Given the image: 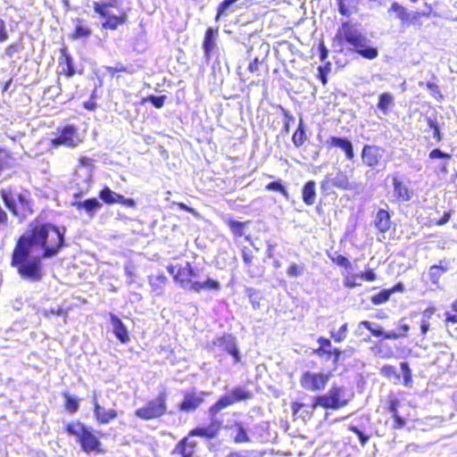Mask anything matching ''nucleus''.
I'll return each instance as SVG.
<instances>
[{
    "label": "nucleus",
    "instance_id": "1",
    "mask_svg": "<svg viewBox=\"0 0 457 457\" xmlns=\"http://www.w3.org/2000/svg\"><path fill=\"white\" fill-rule=\"evenodd\" d=\"M65 228L51 223L36 226L22 235L12 253V265L24 279L37 282L44 277L42 258L56 255L64 245Z\"/></svg>",
    "mask_w": 457,
    "mask_h": 457
},
{
    "label": "nucleus",
    "instance_id": "2",
    "mask_svg": "<svg viewBox=\"0 0 457 457\" xmlns=\"http://www.w3.org/2000/svg\"><path fill=\"white\" fill-rule=\"evenodd\" d=\"M337 37L344 39L350 49L368 60H374L378 56V50L373 46L370 39L363 34L356 25L349 22L343 23L338 29Z\"/></svg>",
    "mask_w": 457,
    "mask_h": 457
},
{
    "label": "nucleus",
    "instance_id": "3",
    "mask_svg": "<svg viewBox=\"0 0 457 457\" xmlns=\"http://www.w3.org/2000/svg\"><path fill=\"white\" fill-rule=\"evenodd\" d=\"M345 388L333 385L328 392L324 395H317L312 398V410H315L318 406L325 409L337 410L347 405L349 400L345 398Z\"/></svg>",
    "mask_w": 457,
    "mask_h": 457
},
{
    "label": "nucleus",
    "instance_id": "4",
    "mask_svg": "<svg viewBox=\"0 0 457 457\" xmlns=\"http://www.w3.org/2000/svg\"><path fill=\"white\" fill-rule=\"evenodd\" d=\"M252 397L253 393L246 386H235L210 407L209 413L211 416H215L218 412L228 406L241 401L249 400Z\"/></svg>",
    "mask_w": 457,
    "mask_h": 457
},
{
    "label": "nucleus",
    "instance_id": "5",
    "mask_svg": "<svg viewBox=\"0 0 457 457\" xmlns=\"http://www.w3.org/2000/svg\"><path fill=\"white\" fill-rule=\"evenodd\" d=\"M387 12L395 19L400 21L403 26H409L414 24L421 17H428L430 14L431 8L427 7L423 11H411L399 3L394 2Z\"/></svg>",
    "mask_w": 457,
    "mask_h": 457
},
{
    "label": "nucleus",
    "instance_id": "6",
    "mask_svg": "<svg viewBox=\"0 0 457 457\" xmlns=\"http://www.w3.org/2000/svg\"><path fill=\"white\" fill-rule=\"evenodd\" d=\"M166 401V394L161 393L155 399L149 401L145 406L138 408L136 411V415L146 420L160 418L167 411Z\"/></svg>",
    "mask_w": 457,
    "mask_h": 457
},
{
    "label": "nucleus",
    "instance_id": "7",
    "mask_svg": "<svg viewBox=\"0 0 457 457\" xmlns=\"http://www.w3.org/2000/svg\"><path fill=\"white\" fill-rule=\"evenodd\" d=\"M333 187L341 190H353L355 183L350 181L345 172L337 170L336 173L327 174L320 182V190L323 193L328 194Z\"/></svg>",
    "mask_w": 457,
    "mask_h": 457
},
{
    "label": "nucleus",
    "instance_id": "8",
    "mask_svg": "<svg viewBox=\"0 0 457 457\" xmlns=\"http://www.w3.org/2000/svg\"><path fill=\"white\" fill-rule=\"evenodd\" d=\"M330 377V372L323 373L308 370L303 373L300 378V385L307 391L319 392L326 387Z\"/></svg>",
    "mask_w": 457,
    "mask_h": 457
},
{
    "label": "nucleus",
    "instance_id": "9",
    "mask_svg": "<svg viewBox=\"0 0 457 457\" xmlns=\"http://www.w3.org/2000/svg\"><path fill=\"white\" fill-rule=\"evenodd\" d=\"M212 345L230 354L234 359V363L240 361L241 355L237 348V338L231 334H224L221 337L214 338Z\"/></svg>",
    "mask_w": 457,
    "mask_h": 457
},
{
    "label": "nucleus",
    "instance_id": "10",
    "mask_svg": "<svg viewBox=\"0 0 457 457\" xmlns=\"http://www.w3.org/2000/svg\"><path fill=\"white\" fill-rule=\"evenodd\" d=\"M80 142L78 130L73 125H67L60 130V135L51 140L53 146L61 145L75 146Z\"/></svg>",
    "mask_w": 457,
    "mask_h": 457
},
{
    "label": "nucleus",
    "instance_id": "11",
    "mask_svg": "<svg viewBox=\"0 0 457 457\" xmlns=\"http://www.w3.org/2000/svg\"><path fill=\"white\" fill-rule=\"evenodd\" d=\"M78 442L80 444L81 449L87 453L100 452L101 442L93 435L90 428L87 427L83 428L82 433L78 438Z\"/></svg>",
    "mask_w": 457,
    "mask_h": 457
},
{
    "label": "nucleus",
    "instance_id": "12",
    "mask_svg": "<svg viewBox=\"0 0 457 457\" xmlns=\"http://www.w3.org/2000/svg\"><path fill=\"white\" fill-rule=\"evenodd\" d=\"M384 152V149L380 146L365 145L361 151V159L363 163L369 167H375L382 159Z\"/></svg>",
    "mask_w": 457,
    "mask_h": 457
},
{
    "label": "nucleus",
    "instance_id": "13",
    "mask_svg": "<svg viewBox=\"0 0 457 457\" xmlns=\"http://www.w3.org/2000/svg\"><path fill=\"white\" fill-rule=\"evenodd\" d=\"M207 394L204 392H187L184 395V399L179 404V410L186 412L195 411L204 402V397Z\"/></svg>",
    "mask_w": 457,
    "mask_h": 457
},
{
    "label": "nucleus",
    "instance_id": "14",
    "mask_svg": "<svg viewBox=\"0 0 457 457\" xmlns=\"http://www.w3.org/2000/svg\"><path fill=\"white\" fill-rule=\"evenodd\" d=\"M393 202L403 203L408 202L412 197V192L397 176H393Z\"/></svg>",
    "mask_w": 457,
    "mask_h": 457
},
{
    "label": "nucleus",
    "instance_id": "15",
    "mask_svg": "<svg viewBox=\"0 0 457 457\" xmlns=\"http://www.w3.org/2000/svg\"><path fill=\"white\" fill-rule=\"evenodd\" d=\"M71 205L75 207L77 211H84L89 218H93L103 206L102 203L95 197L83 201H71Z\"/></svg>",
    "mask_w": 457,
    "mask_h": 457
},
{
    "label": "nucleus",
    "instance_id": "16",
    "mask_svg": "<svg viewBox=\"0 0 457 457\" xmlns=\"http://www.w3.org/2000/svg\"><path fill=\"white\" fill-rule=\"evenodd\" d=\"M221 422L212 416L211 423L207 427L195 428L189 433V436H202L205 438H213L218 434L220 428Z\"/></svg>",
    "mask_w": 457,
    "mask_h": 457
},
{
    "label": "nucleus",
    "instance_id": "17",
    "mask_svg": "<svg viewBox=\"0 0 457 457\" xmlns=\"http://www.w3.org/2000/svg\"><path fill=\"white\" fill-rule=\"evenodd\" d=\"M93 403L94 415L99 423L107 424L117 417V411L113 409L106 410L104 407L101 406L96 395L93 398Z\"/></svg>",
    "mask_w": 457,
    "mask_h": 457
},
{
    "label": "nucleus",
    "instance_id": "18",
    "mask_svg": "<svg viewBox=\"0 0 457 457\" xmlns=\"http://www.w3.org/2000/svg\"><path fill=\"white\" fill-rule=\"evenodd\" d=\"M327 144L330 147H337L342 149L348 160H353L354 157V151L352 142L346 137H330Z\"/></svg>",
    "mask_w": 457,
    "mask_h": 457
},
{
    "label": "nucleus",
    "instance_id": "19",
    "mask_svg": "<svg viewBox=\"0 0 457 457\" xmlns=\"http://www.w3.org/2000/svg\"><path fill=\"white\" fill-rule=\"evenodd\" d=\"M110 321L115 337L123 344L129 339L128 329L121 320L113 313H110Z\"/></svg>",
    "mask_w": 457,
    "mask_h": 457
},
{
    "label": "nucleus",
    "instance_id": "20",
    "mask_svg": "<svg viewBox=\"0 0 457 457\" xmlns=\"http://www.w3.org/2000/svg\"><path fill=\"white\" fill-rule=\"evenodd\" d=\"M218 36V29L208 28L205 31L203 48L204 56L207 60L211 58L212 53L215 48V40Z\"/></svg>",
    "mask_w": 457,
    "mask_h": 457
},
{
    "label": "nucleus",
    "instance_id": "21",
    "mask_svg": "<svg viewBox=\"0 0 457 457\" xmlns=\"http://www.w3.org/2000/svg\"><path fill=\"white\" fill-rule=\"evenodd\" d=\"M220 284L218 280L207 278L204 281L193 280L187 287L188 290H192L199 293L201 290H219Z\"/></svg>",
    "mask_w": 457,
    "mask_h": 457
},
{
    "label": "nucleus",
    "instance_id": "22",
    "mask_svg": "<svg viewBox=\"0 0 457 457\" xmlns=\"http://www.w3.org/2000/svg\"><path fill=\"white\" fill-rule=\"evenodd\" d=\"M190 272H192V265L187 262L184 267L179 268L176 274H174V280L179 282L184 289H187L193 281L190 278Z\"/></svg>",
    "mask_w": 457,
    "mask_h": 457
},
{
    "label": "nucleus",
    "instance_id": "23",
    "mask_svg": "<svg viewBox=\"0 0 457 457\" xmlns=\"http://www.w3.org/2000/svg\"><path fill=\"white\" fill-rule=\"evenodd\" d=\"M374 223L376 228L382 233L389 230L391 227V217L389 212L386 210L379 209L377 212Z\"/></svg>",
    "mask_w": 457,
    "mask_h": 457
},
{
    "label": "nucleus",
    "instance_id": "24",
    "mask_svg": "<svg viewBox=\"0 0 457 457\" xmlns=\"http://www.w3.org/2000/svg\"><path fill=\"white\" fill-rule=\"evenodd\" d=\"M303 201L307 205H313L316 199V184L313 180L307 181L302 189Z\"/></svg>",
    "mask_w": 457,
    "mask_h": 457
},
{
    "label": "nucleus",
    "instance_id": "25",
    "mask_svg": "<svg viewBox=\"0 0 457 457\" xmlns=\"http://www.w3.org/2000/svg\"><path fill=\"white\" fill-rule=\"evenodd\" d=\"M75 29L71 35L73 39H79L82 37H87L92 34L91 29L85 23V21L81 19H76Z\"/></svg>",
    "mask_w": 457,
    "mask_h": 457
},
{
    "label": "nucleus",
    "instance_id": "26",
    "mask_svg": "<svg viewBox=\"0 0 457 457\" xmlns=\"http://www.w3.org/2000/svg\"><path fill=\"white\" fill-rule=\"evenodd\" d=\"M62 72L68 77H72L75 74V68L73 65V60L71 54L68 53L67 48L62 49Z\"/></svg>",
    "mask_w": 457,
    "mask_h": 457
},
{
    "label": "nucleus",
    "instance_id": "27",
    "mask_svg": "<svg viewBox=\"0 0 457 457\" xmlns=\"http://www.w3.org/2000/svg\"><path fill=\"white\" fill-rule=\"evenodd\" d=\"M91 179H92V175L90 173H87L82 183H77V189L76 191L73 193V200L72 201H80L79 198L87 194L91 187Z\"/></svg>",
    "mask_w": 457,
    "mask_h": 457
},
{
    "label": "nucleus",
    "instance_id": "28",
    "mask_svg": "<svg viewBox=\"0 0 457 457\" xmlns=\"http://www.w3.org/2000/svg\"><path fill=\"white\" fill-rule=\"evenodd\" d=\"M105 21L103 22V27L109 29H116L119 25L123 24L127 20V14L123 13L120 16L108 14L105 17Z\"/></svg>",
    "mask_w": 457,
    "mask_h": 457
},
{
    "label": "nucleus",
    "instance_id": "29",
    "mask_svg": "<svg viewBox=\"0 0 457 457\" xmlns=\"http://www.w3.org/2000/svg\"><path fill=\"white\" fill-rule=\"evenodd\" d=\"M2 199L5 206L14 214L18 215V210L14 195L10 189H2L1 191Z\"/></svg>",
    "mask_w": 457,
    "mask_h": 457
},
{
    "label": "nucleus",
    "instance_id": "30",
    "mask_svg": "<svg viewBox=\"0 0 457 457\" xmlns=\"http://www.w3.org/2000/svg\"><path fill=\"white\" fill-rule=\"evenodd\" d=\"M394 104V96L391 93H382L378 97V108L384 113L386 114L389 110V106Z\"/></svg>",
    "mask_w": 457,
    "mask_h": 457
},
{
    "label": "nucleus",
    "instance_id": "31",
    "mask_svg": "<svg viewBox=\"0 0 457 457\" xmlns=\"http://www.w3.org/2000/svg\"><path fill=\"white\" fill-rule=\"evenodd\" d=\"M120 194H117L111 190L108 187H104L99 193V197L108 204H112L117 203L118 197H120Z\"/></svg>",
    "mask_w": 457,
    "mask_h": 457
},
{
    "label": "nucleus",
    "instance_id": "32",
    "mask_svg": "<svg viewBox=\"0 0 457 457\" xmlns=\"http://www.w3.org/2000/svg\"><path fill=\"white\" fill-rule=\"evenodd\" d=\"M305 265L303 262L295 263L291 262L287 270V274L289 278H298L304 274Z\"/></svg>",
    "mask_w": 457,
    "mask_h": 457
},
{
    "label": "nucleus",
    "instance_id": "33",
    "mask_svg": "<svg viewBox=\"0 0 457 457\" xmlns=\"http://www.w3.org/2000/svg\"><path fill=\"white\" fill-rule=\"evenodd\" d=\"M175 452L181 455V457H193L195 450L187 445V440L182 439L179 442L175 448Z\"/></svg>",
    "mask_w": 457,
    "mask_h": 457
},
{
    "label": "nucleus",
    "instance_id": "34",
    "mask_svg": "<svg viewBox=\"0 0 457 457\" xmlns=\"http://www.w3.org/2000/svg\"><path fill=\"white\" fill-rule=\"evenodd\" d=\"M306 139L305 131L303 129V120H300L298 129L294 133L292 140L295 146H301Z\"/></svg>",
    "mask_w": 457,
    "mask_h": 457
},
{
    "label": "nucleus",
    "instance_id": "35",
    "mask_svg": "<svg viewBox=\"0 0 457 457\" xmlns=\"http://www.w3.org/2000/svg\"><path fill=\"white\" fill-rule=\"evenodd\" d=\"M392 294L393 290L383 289L378 294L371 296V302L374 304H381L388 301Z\"/></svg>",
    "mask_w": 457,
    "mask_h": 457
},
{
    "label": "nucleus",
    "instance_id": "36",
    "mask_svg": "<svg viewBox=\"0 0 457 457\" xmlns=\"http://www.w3.org/2000/svg\"><path fill=\"white\" fill-rule=\"evenodd\" d=\"M63 397L65 399L66 410L71 413H75L79 410V406L78 399L69 394H64Z\"/></svg>",
    "mask_w": 457,
    "mask_h": 457
},
{
    "label": "nucleus",
    "instance_id": "37",
    "mask_svg": "<svg viewBox=\"0 0 457 457\" xmlns=\"http://www.w3.org/2000/svg\"><path fill=\"white\" fill-rule=\"evenodd\" d=\"M318 342L320 344V347L316 350V353L318 354H328L331 355V342L329 339L320 337L318 339Z\"/></svg>",
    "mask_w": 457,
    "mask_h": 457
},
{
    "label": "nucleus",
    "instance_id": "38",
    "mask_svg": "<svg viewBox=\"0 0 457 457\" xmlns=\"http://www.w3.org/2000/svg\"><path fill=\"white\" fill-rule=\"evenodd\" d=\"M266 189L270 190V191L280 192L287 199H288V197H289V195H288V192H287V188L281 183L280 180L272 181V182L269 183L266 186Z\"/></svg>",
    "mask_w": 457,
    "mask_h": 457
},
{
    "label": "nucleus",
    "instance_id": "39",
    "mask_svg": "<svg viewBox=\"0 0 457 457\" xmlns=\"http://www.w3.org/2000/svg\"><path fill=\"white\" fill-rule=\"evenodd\" d=\"M446 270L439 265H433L430 267L428 276L433 284H437L443 272Z\"/></svg>",
    "mask_w": 457,
    "mask_h": 457
},
{
    "label": "nucleus",
    "instance_id": "40",
    "mask_svg": "<svg viewBox=\"0 0 457 457\" xmlns=\"http://www.w3.org/2000/svg\"><path fill=\"white\" fill-rule=\"evenodd\" d=\"M83 428H86V426L80 422L76 424L70 423L66 426V431L70 436H74L78 439L82 433Z\"/></svg>",
    "mask_w": 457,
    "mask_h": 457
},
{
    "label": "nucleus",
    "instance_id": "41",
    "mask_svg": "<svg viewBox=\"0 0 457 457\" xmlns=\"http://www.w3.org/2000/svg\"><path fill=\"white\" fill-rule=\"evenodd\" d=\"M237 427V435L234 438L236 443H245L249 442L250 438L247 435L245 428L239 423L236 424Z\"/></svg>",
    "mask_w": 457,
    "mask_h": 457
},
{
    "label": "nucleus",
    "instance_id": "42",
    "mask_svg": "<svg viewBox=\"0 0 457 457\" xmlns=\"http://www.w3.org/2000/svg\"><path fill=\"white\" fill-rule=\"evenodd\" d=\"M427 122L429 128L434 130V138H436L437 142H440L443 139V137L436 119L427 117Z\"/></svg>",
    "mask_w": 457,
    "mask_h": 457
},
{
    "label": "nucleus",
    "instance_id": "43",
    "mask_svg": "<svg viewBox=\"0 0 457 457\" xmlns=\"http://www.w3.org/2000/svg\"><path fill=\"white\" fill-rule=\"evenodd\" d=\"M347 330V323H345L337 331H331V337L336 342L340 343L345 339Z\"/></svg>",
    "mask_w": 457,
    "mask_h": 457
},
{
    "label": "nucleus",
    "instance_id": "44",
    "mask_svg": "<svg viewBox=\"0 0 457 457\" xmlns=\"http://www.w3.org/2000/svg\"><path fill=\"white\" fill-rule=\"evenodd\" d=\"M17 198L19 201V204L22 209L23 212H31L32 210L30 208V204L29 200V194L28 193H21L17 195Z\"/></svg>",
    "mask_w": 457,
    "mask_h": 457
},
{
    "label": "nucleus",
    "instance_id": "45",
    "mask_svg": "<svg viewBox=\"0 0 457 457\" xmlns=\"http://www.w3.org/2000/svg\"><path fill=\"white\" fill-rule=\"evenodd\" d=\"M360 325L365 327L367 329H369L370 331V333L374 336V337H384V329L382 328V327L380 326H378L377 328H373L371 323L368 320H362Z\"/></svg>",
    "mask_w": 457,
    "mask_h": 457
},
{
    "label": "nucleus",
    "instance_id": "46",
    "mask_svg": "<svg viewBox=\"0 0 457 457\" xmlns=\"http://www.w3.org/2000/svg\"><path fill=\"white\" fill-rule=\"evenodd\" d=\"M228 226H229L230 229L232 230V232L236 236H237V237H242L243 236L245 223H243L241 221H237V220H230L228 221Z\"/></svg>",
    "mask_w": 457,
    "mask_h": 457
},
{
    "label": "nucleus",
    "instance_id": "47",
    "mask_svg": "<svg viewBox=\"0 0 457 457\" xmlns=\"http://www.w3.org/2000/svg\"><path fill=\"white\" fill-rule=\"evenodd\" d=\"M338 4V11L342 15H349V7L353 5L356 0H337Z\"/></svg>",
    "mask_w": 457,
    "mask_h": 457
},
{
    "label": "nucleus",
    "instance_id": "48",
    "mask_svg": "<svg viewBox=\"0 0 457 457\" xmlns=\"http://www.w3.org/2000/svg\"><path fill=\"white\" fill-rule=\"evenodd\" d=\"M41 313L46 318H50L51 315H58V316H65L66 315V312H64V310L62 308H61L60 306L51 307L49 309H44V310H42Z\"/></svg>",
    "mask_w": 457,
    "mask_h": 457
},
{
    "label": "nucleus",
    "instance_id": "49",
    "mask_svg": "<svg viewBox=\"0 0 457 457\" xmlns=\"http://www.w3.org/2000/svg\"><path fill=\"white\" fill-rule=\"evenodd\" d=\"M112 4L111 3H94V10L96 12L100 14L102 17L105 18L108 16L109 12L106 10L107 7L112 6Z\"/></svg>",
    "mask_w": 457,
    "mask_h": 457
},
{
    "label": "nucleus",
    "instance_id": "50",
    "mask_svg": "<svg viewBox=\"0 0 457 457\" xmlns=\"http://www.w3.org/2000/svg\"><path fill=\"white\" fill-rule=\"evenodd\" d=\"M247 295L249 297L250 303H252L253 307L254 309H257L260 307V302H259V295L255 289L253 288H247L246 289Z\"/></svg>",
    "mask_w": 457,
    "mask_h": 457
},
{
    "label": "nucleus",
    "instance_id": "51",
    "mask_svg": "<svg viewBox=\"0 0 457 457\" xmlns=\"http://www.w3.org/2000/svg\"><path fill=\"white\" fill-rule=\"evenodd\" d=\"M349 430L353 432L359 438L360 443L364 445L370 439V436L364 434L361 429H359L356 426L351 425L349 426Z\"/></svg>",
    "mask_w": 457,
    "mask_h": 457
},
{
    "label": "nucleus",
    "instance_id": "52",
    "mask_svg": "<svg viewBox=\"0 0 457 457\" xmlns=\"http://www.w3.org/2000/svg\"><path fill=\"white\" fill-rule=\"evenodd\" d=\"M401 370L403 374L404 385H409L411 382V370L409 364L405 361L401 362Z\"/></svg>",
    "mask_w": 457,
    "mask_h": 457
},
{
    "label": "nucleus",
    "instance_id": "53",
    "mask_svg": "<svg viewBox=\"0 0 457 457\" xmlns=\"http://www.w3.org/2000/svg\"><path fill=\"white\" fill-rule=\"evenodd\" d=\"M165 96H150L147 100L155 107L162 108L164 104Z\"/></svg>",
    "mask_w": 457,
    "mask_h": 457
},
{
    "label": "nucleus",
    "instance_id": "54",
    "mask_svg": "<svg viewBox=\"0 0 457 457\" xmlns=\"http://www.w3.org/2000/svg\"><path fill=\"white\" fill-rule=\"evenodd\" d=\"M237 1V0H223L218 7L217 18L223 15L226 11Z\"/></svg>",
    "mask_w": 457,
    "mask_h": 457
},
{
    "label": "nucleus",
    "instance_id": "55",
    "mask_svg": "<svg viewBox=\"0 0 457 457\" xmlns=\"http://www.w3.org/2000/svg\"><path fill=\"white\" fill-rule=\"evenodd\" d=\"M452 155L450 154L444 153L438 148L432 150L429 153L430 159H450Z\"/></svg>",
    "mask_w": 457,
    "mask_h": 457
},
{
    "label": "nucleus",
    "instance_id": "56",
    "mask_svg": "<svg viewBox=\"0 0 457 457\" xmlns=\"http://www.w3.org/2000/svg\"><path fill=\"white\" fill-rule=\"evenodd\" d=\"M227 457H261V454L254 451H252V452L244 451V452L231 453Z\"/></svg>",
    "mask_w": 457,
    "mask_h": 457
},
{
    "label": "nucleus",
    "instance_id": "57",
    "mask_svg": "<svg viewBox=\"0 0 457 457\" xmlns=\"http://www.w3.org/2000/svg\"><path fill=\"white\" fill-rule=\"evenodd\" d=\"M168 278L163 274H160L154 278H150V284L153 287H162L167 282Z\"/></svg>",
    "mask_w": 457,
    "mask_h": 457
},
{
    "label": "nucleus",
    "instance_id": "58",
    "mask_svg": "<svg viewBox=\"0 0 457 457\" xmlns=\"http://www.w3.org/2000/svg\"><path fill=\"white\" fill-rule=\"evenodd\" d=\"M400 402L396 398H391L389 400L387 410L388 411L393 415H396L398 413L397 407L399 405Z\"/></svg>",
    "mask_w": 457,
    "mask_h": 457
},
{
    "label": "nucleus",
    "instance_id": "59",
    "mask_svg": "<svg viewBox=\"0 0 457 457\" xmlns=\"http://www.w3.org/2000/svg\"><path fill=\"white\" fill-rule=\"evenodd\" d=\"M8 39V31L4 20L0 18V43H4Z\"/></svg>",
    "mask_w": 457,
    "mask_h": 457
},
{
    "label": "nucleus",
    "instance_id": "60",
    "mask_svg": "<svg viewBox=\"0 0 457 457\" xmlns=\"http://www.w3.org/2000/svg\"><path fill=\"white\" fill-rule=\"evenodd\" d=\"M333 261L339 266L347 268L351 265L349 260L341 254H338Z\"/></svg>",
    "mask_w": 457,
    "mask_h": 457
},
{
    "label": "nucleus",
    "instance_id": "61",
    "mask_svg": "<svg viewBox=\"0 0 457 457\" xmlns=\"http://www.w3.org/2000/svg\"><path fill=\"white\" fill-rule=\"evenodd\" d=\"M117 203L122 204H124L128 207H131V208L136 206V202L133 199L126 198L121 195H120V197H118Z\"/></svg>",
    "mask_w": 457,
    "mask_h": 457
},
{
    "label": "nucleus",
    "instance_id": "62",
    "mask_svg": "<svg viewBox=\"0 0 457 457\" xmlns=\"http://www.w3.org/2000/svg\"><path fill=\"white\" fill-rule=\"evenodd\" d=\"M381 372L386 377L396 375L395 368L392 365H384L381 369Z\"/></svg>",
    "mask_w": 457,
    "mask_h": 457
},
{
    "label": "nucleus",
    "instance_id": "63",
    "mask_svg": "<svg viewBox=\"0 0 457 457\" xmlns=\"http://www.w3.org/2000/svg\"><path fill=\"white\" fill-rule=\"evenodd\" d=\"M361 277L367 281H373L376 278V274L372 270H366L361 274Z\"/></svg>",
    "mask_w": 457,
    "mask_h": 457
},
{
    "label": "nucleus",
    "instance_id": "64",
    "mask_svg": "<svg viewBox=\"0 0 457 457\" xmlns=\"http://www.w3.org/2000/svg\"><path fill=\"white\" fill-rule=\"evenodd\" d=\"M451 215H452L451 211L445 212L444 215L436 221V224L437 225H445L451 219Z\"/></svg>",
    "mask_w": 457,
    "mask_h": 457
}]
</instances>
